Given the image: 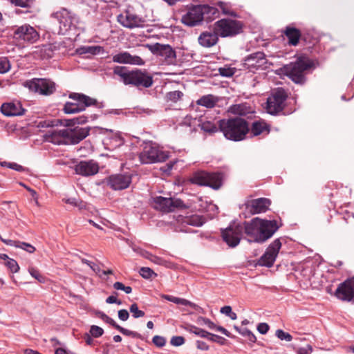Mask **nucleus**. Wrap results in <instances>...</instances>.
I'll list each match as a JSON object with an SVG mask.
<instances>
[{
    "mask_svg": "<svg viewBox=\"0 0 354 354\" xmlns=\"http://www.w3.org/2000/svg\"><path fill=\"white\" fill-rule=\"evenodd\" d=\"M242 233L248 237L249 242L263 243L271 238L279 226L275 220H265L255 217L250 221L239 223Z\"/></svg>",
    "mask_w": 354,
    "mask_h": 354,
    "instance_id": "f257e3e1",
    "label": "nucleus"
},
{
    "mask_svg": "<svg viewBox=\"0 0 354 354\" xmlns=\"http://www.w3.org/2000/svg\"><path fill=\"white\" fill-rule=\"evenodd\" d=\"M63 126L66 129L56 131L53 133L55 136L64 140L66 145H76L86 138L90 133L91 127H81L79 124L87 122V117L82 115L73 119L63 120Z\"/></svg>",
    "mask_w": 354,
    "mask_h": 354,
    "instance_id": "f03ea898",
    "label": "nucleus"
},
{
    "mask_svg": "<svg viewBox=\"0 0 354 354\" xmlns=\"http://www.w3.org/2000/svg\"><path fill=\"white\" fill-rule=\"evenodd\" d=\"M113 73L124 85H131L140 90L148 88L153 83V76L145 69L129 70L126 66H117L113 68Z\"/></svg>",
    "mask_w": 354,
    "mask_h": 354,
    "instance_id": "7ed1b4c3",
    "label": "nucleus"
},
{
    "mask_svg": "<svg viewBox=\"0 0 354 354\" xmlns=\"http://www.w3.org/2000/svg\"><path fill=\"white\" fill-rule=\"evenodd\" d=\"M315 68L314 61L306 55H301L296 57L295 61L284 65L281 70L294 83L304 84L307 80L306 75Z\"/></svg>",
    "mask_w": 354,
    "mask_h": 354,
    "instance_id": "20e7f679",
    "label": "nucleus"
},
{
    "mask_svg": "<svg viewBox=\"0 0 354 354\" xmlns=\"http://www.w3.org/2000/svg\"><path fill=\"white\" fill-rule=\"evenodd\" d=\"M218 127L227 140L234 142L245 140L250 132L249 122L245 118L237 116L220 120Z\"/></svg>",
    "mask_w": 354,
    "mask_h": 354,
    "instance_id": "39448f33",
    "label": "nucleus"
},
{
    "mask_svg": "<svg viewBox=\"0 0 354 354\" xmlns=\"http://www.w3.org/2000/svg\"><path fill=\"white\" fill-rule=\"evenodd\" d=\"M68 97L71 102H66L63 107V111L66 114H74L86 109L90 106H97V101L83 93H71Z\"/></svg>",
    "mask_w": 354,
    "mask_h": 354,
    "instance_id": "423d86ee",
    "label": "nucleus"
},
{
    "mask_svg": "<svg viewBox=\"0 0 354 354\" xmlns=\"http://www.w3.org/2000/svg\"><path fill=\"white\" fill-rule=\"evenodd\" d=\"M189 181L192 184L218 189L222 185L223 176L219 172L197 171L192 174Z\"/></svg>",
    "mask_w": 354,
    "mask_h": 354,
    "instance_id": "0eeeda50",
    "label": "nucleus"
},
{
    "mask_svg": "<svg viewBox=\"0 0 354 354\" xmlns=\"http://www.w3.org/2000/svg\"><path fill=\"white\" fill-rule=\"evenodd\" d=\"M51 17L55 19L59 23L57 34L64 35L72 28H76L78 23V17L76 15L66 8H62L51 15Z\"/></svg>",
    "mask_w": 354,
    "mask_h": 354,
    "instance_id": "6e6552de",
    "label": "nucleus"
},
{
    "mask_svg": "<svg viewBox=\"0 0 354 354\" xmlns=\"http://www.w3.org/2000/svg\"><path fill=\"white\" fill-rule=\"evenodd\" d=\"M287 98L288 93L284 88L279 87L274 89L267 99V112L271 115H277L282 111Z\"/></svg>",
    "mask_w": 354,
    "mask_h": 354,
    "instance_id": "1a4fd4ad",
    "label": "nucleus"
},
{
    "mask_svg": "<svg viewBox=\"0 0 354 354\" xmlns=\"http://www.w3.org/2000/svg\"><path fill=\"white\" fill-rule=\"evenodd\" d=\"M153 207L164 213L174 212L176 209H185L188 205L180 198L156 196L153 198Z\"/></svg>",
    "mask_w": 354,
    "mask_h": 354,
    "instance_id": "9d476101",
    "label": "nucleus"
},
{
    "mask_svg": "<svg viewBox=\"0 0 354 354\" xmlns=\"http://www.w3.org/2000/svg\"><path fill=\"white\" fill-rule=\"evenodd\" d=\"M215 31L221 37H233L241 32L243 25L239 21L222 19L214 24Z\"/></svg>",
    "mask_w": 354,
    "mask_h": 354,
    "instance_id": "9b49d317",
    "label": "nucleus"
},
{
    "mask_svg": "<svg viewBox=\"0 0 354 354\" xmlns=\"http://www.w3.org/2000/svg\"><path fill=\"white\" fill-rule=\"evenodd\" d=\"M140 160L142 164H150L165 161L169 156L152 142L146 144L143 151L140 153Z\"/></svg>",
    "mask_w": 354,
    "mask_h": 354,
    "instance_id": "f8f14e48",
    "label": "nucleus"
},
{
    "mask_svg": "<svg viewBox=\"0 0 354 354\" xmlns=\"http://www.w3.org/2000/svg\"><path fill=\"white\" fill-rule=\"evenodd\" d=\"M150 52L157 57H161L167 64H174L176 61V53L174 49L169 44L155 43L146 44Z\"/></svg>",
    "mask_w": 354,
    "mask_h": 354,
    "instance_id": "ddd939ff",
    "label": "nucleus"
},
{
    "mask_svg": "<svg viewBox=\"0 0 354 354\" xmlns=\"http://www.w3.org/2000/svg\"><path fill=\"white\" fill-rule=\"evenodd\" d=\"M24 85L43 95H50L55 91V84L48 79L34 78L26 81Z\"/></svg>",
    "mask_w": 354,
    "mask_h": 354,
    "instance_id": "4468645a",
    "label": "nucleus"
},
{
    "mask_svg": "<svg viewBox=\"0 0 354 354\" xmlns=\"http://www.w3.org/2000/svg\"><path fill=\"white\" fill-rule=\"evenodd\" d=\"M242 235V228L239 223H234L221 230L222 239L230 248H234L239 244Z\"/></svg>",
    "mask_w": 354,
    "mask_h": 354,
    "instance_id": "2eb2a0df",
    "label": "nucleus"
},
{
    "mask_svg": "<svg viewBox=\"0 0 354 354\" xmlns=\"http://www.w3.org/2000/svg\"><path fill=\"white\" fill-rule=\"evenodd\" d=\"M281 248L279 239H275L266 249L265 253L258 260V265L271 268L276 260L279 252Z\"/></svg>",
    "mask_w": 354,
    "mask_h": 354,
    "instance_id": "dca6fc26",
    "label": "nucleus"
},
{
    "mask_svg": "<svg viewBox=\"0 0 354 354\" xmlns=\"http://www.w3.org/2000/svg\"><path fill=\"white\" fill-rule=\"evenodd\" d=\"M201 5H191L187 12L182 16L181 21L185 26L194 27L198 26L203 21Z\"/></svg>",
    "mask_w": 354,
    "mask_h": 354,
    "instance_id": "f3484780",
    "label": "nucleus"
},
{
    "mask_svg": "<svg viewBox=\"0 0 354 354\" xmlns=\"http://www.w3.org/2000/svg\"><path fill=\"white\" fill-rule=\"evenodd\" d=\"M13 38L18 41H24L29 43L37 41L39 35L37 30L28 24H24L12 29Z\"/></svg>",
    "mask_w": 354,
    "mask_h": 354,
    "instance_id": "a211bd4d",
    "label": "nucleus"
},
{
    "mask_svg": "<svg viewBox=\"0 0 354 354\" xmlns=\"http://www.w3.org/2000/svg\"><path fill=\"white\" fill-rule=\"evenodd\" d=\"M267 63L265 53L258 51L248 55L243 60V66L245 69L254 72L259 68H266Z\"/></svg>",
    "mask_w": 354,
    "mask_h": 354,
    "instance_id": "6ab92c4d",
    "label": "nucleus"
},
{
    "mask_svg": "<svg viewBox=\"0 0 354 354\" xmlns=\"http://www.w3.org/2000/svg\"><path fill=\"white\" fill-rule=\"evenodd\" d=\"M334 295L341 301L354 302V277L348 278L340 283Z\"/></svg>",
    "mask_w": 354,
    "mask_h": 354,
    "instance_id": "aec40b11",
    "label": "nucleus"
},
{
    "mask_svg": "<svg viewBox=\"0 0 354 354\" xmlns=\"http://www.w3.org/2000/svg\"><path fill=\"white\" fill-rule=\"evenodd\" d=\"M106 183L113 190H122L129 187L131 176L127 174L111 175L107 178Z\"/></svg>",
    "mask_w": 354,
    "mask_h": 354,
    "instance_id": "412c9836",
    "label": "nucleus"
},
{
    "mask_svg": "<svg viewBox=\"0 0 354 354\" xmlns=\"http://www.w3.org/2000/svg\"><path fill=\"white\" fill-rule=\"evenodd\" d=\"M271 204L270 199L266 198H259L248 201L245 203V209L251 214H257L266 212Z\"/></svg>",
    "mask_w": 354,
    "mask_h": 354,
    "instance_id": "4be33fe9",
    "label": "nucleus"
},
{
    "mask_svg": "<svg viewBox=\"0 0 354 354\" xmlns=\"http://www.w3.org/2000/svg\"><path fill=\"white\" fill-rule=\"evenodd\" d=\"M118 21L124 27L130 29L143 27L145 20L136 15L127 12L126 15L120 14L118 16Z\"/></svg>",
    "mask_w": 354,
    "mask_h": 354,
    "instance_id": "5701e85b",
    "label": "nucleus"
},
{
    "mask_svg": "<svg viewBox=\"0 0 354 354\" xmlns=\"http://www.w3.org/2000/svg\"><path fill=\"white\" fill-rule=\"evenodd\" d=\"M75 170L77 174L81 176H93L98 172L99 165L93 160H82L75 165Z\"/></svg>",
    "mask_w": 354,
    "mask_h": 354,
    "instance_id": "b1692460",
    "label": "nucleus"
},
{
    "mask_svg": "<svg viewBox=\"0 0 354 354\" xmlns=\"http://www.w3.org/2000/svg\"><path fill=\"white\" fill-rule=\"evenodd\" d=\"M281 32L287 37L290 46H297L300 40L306 41V36L302 35L300 30L295 27L287 26Z\"/></svg>",
    "mask_w": 354,
    "mask_h": 354,
    "instance_id": "393cba45",
    "label": "nucleus"
},
{
    "mask_svg": "<svg viewBox=\"0 0 354 354\" xmlns=\"http://www.w3.org/2000/svg\"><path fill=\"white\" fill-rule=\"evenodd\" d=\"M1 113L6 116H20L25 114L26 110L22 107L20 102L3 103L1 106Z\"/></svg>",
    "mask_w": 354,
    "mask_h": 354,
    "instance_id": "a878e982",
    "label": "nucleus"
},
{
    "mask_svg": "<svg viewBox=\"0 0 354 354\" xmlns=\"http://www.w3.org/2000/svg\"><path fill=\"white\" fill-rule=\"evenodd\" d=\"M218 37L213 26L212 30L202 32L198 38V41L204 48H211L218 43L219 40Z\"/></svg>",
    "mask_w": 354,
    "mask_h": 354,
    "instance_id": "bb28decb",
    "label": "nucleus"
},
{
    "mask_svg": "<svg viewBox=\"0 0 354 354\" xmlns=\"http://www.w3.org/2000/svg\"><path fill=\"white\" fill-rule=\"evenodd\" d=\"M227 111L233 115H239L238 117H246L247 119L252 118L255 113L252 106L247 103L232 104L228 108Z\"/></svg>",
    "mask_w": 354,
    "mask_h": 354,
    "instance_id": "cd10ccee",
    "label": "nucleus"
},
{
    "mask_svg": "<svg viewBox=\"0 0 354 354\" xmlns=\"http://www.w3.org/2000/svg\"><path fill=\"white\" fill-rule=\"evenodd\" d=\"M113 61L120 64H129L138 66H142L145 63L140 57L131 55L128 52H122L113 55Z\"/></svg>",
    "mask_w": 354,
    "mask_h": 354,
    "instance_id": "c85d7f7f",
    "label": "nucleus"
},
{
    "mask_svg": "<svg viewBox=\"0 0 354 354\" xmlns=\"http://www.w3.org/2000/svg\"><path fill=\"white\" fill-rule=\"evenodd\" d=\"M250 131L254 136H257L266 132L267 134L270 133V126L263 120H257L252 123L250 127Z\"/></svg>",
    "mask_w": 354,
    "mask_h": 354,
    "instance_id": "c756f323",
    "label": "nucleus"
},
{
    "mask_svg": "<svg viewBox=\"0 0 354 354\" xmlns=\"http://www.w3.org/2000/svg\"><path fill=\"white\" fill-rule=\"evenodd\" d=\"M203 8V21L207 23L211 22L219 16L218 10L213 6L207 4L201 5Z\"/></svg>",
    "mask_w": 354,
    "mask_h": 354,
    "instance_id": "7c9ffc66",
    "label": "nucleus"
},
{
    "mask_svg": "<svg viewBox=\"0 0 354 354\" xmlns=\"http://www.w3.org/2000/svg\"><path fill=\"white\" fill-rule=\"evenodd\" d=\"M218 102V97L209 94L202 96L196 101L198 105L205 106L208 109L214 107Z\"/></svg>",
    "mask_w": 354,
    "mask_h": 354,
    "instance_id": "2f4dec72",
    "label": "nucleus"
},
{
    "mask_svg": "<svg viewBox=\"0 0 354 354\" xmlns=\"http://www.w3.org/2000/svg\"><path fill=\"white\" fill-rule=\"evenodd\" d=\"M103 51L104 48L100 46H81L76 50L77 53L79 55H97Z\"/></svg>",
    "mask_w": 354,
    "mask_h": 354,
    "instance_id": "473e14b6",
    "label": "nucleus"
},
{
    "mask_svg": "<svg viewBox=\"0 0 354 354\" xmlns=\"http://www.w3.org/2000/svg\"><path fill=\"white\" fill-rule=\"evenodd\" d=\"M183 328L187 332L194 333L203 338L208 337L210 335V333L208 331L191 324H187L185 326H183Z\"/></svg>",
    "mask_w": 354,
    "mask_h": 354,
    "instance_id": "72a5a7b5",
    "label": "nucleus"
},
{
    "mask_svg": "<svg viewBox=\"0 0 354 354\" xmlns=\"http://www.w3.org/2000/svg\"><path fill=\"white\" fill-rule=\"evenodd\" d=\"M104 142L105 145H110L113 149L122 145L124 140L120 135L115 133L111 137L105 138Z\"/></svg>",
    "mask_w": 354,
    "mask_h": 354,
    "instance_id": "f704fd0d",
    "label": "nucleus"
},
{
    "mask_svg": "<svg viewBox=\"0 0 354 354\" xmlns=\"http://www.w3.org/2000/svg\"><path fill=\"white\" fill-rule=\"evenodd\" d=\"M184 223L189 225L200 227L205 223V219L201 216L194 214L185 217Z\"/></svg>",
    "mask_w": 354,
    "mask_h": 354,
    "instance_id": "c9c22d12",
    "label": "nucleus"
},
{
    "mask_svg": "<svg viewBox=\"0 0 354 354\" xmlns=\"http://www.w3.org/2000/svg\"><path fill=\"white\" fill-rule=\"evenodd\" d=\"M67 204H70L74 207H77L79 209H84L86 207V203L77 198H68L66 199H63Z\"/></svg>",
    "mask_w": 354,
    "mask_h": 354,
    "instance_id": "e433bc0d",
    "label": "nucleus"
},
{
    "mask_svg": "<svg viewBox=\"0 0 354 354\" xmlns=\"http://www.w3.org/2000/svg\"><path fill=\"white\" fill-rule=\"evenodd\" d=\"M63 120H50L40 121L37 125L40 128L53 127L59 124H63Z\"/></svg>",
    "mask_w": 354,
    "mask_h": 354,
    "instance_id": "4c0bfd02",
    "label": "nucleus"
},
{
    "mask_svg": "<svg viewBox=\"0 0 354 354\" xmlns=\"http://www.w3.org/2000/svg\"><path fill=\"white\" fill-rule=\"evenodd\" d=\"M183 96V93L180 91H170L166 94V100L167 102H177Z\"/></svg>",
    "mask_w": 354,
    "mask_h": 354,
    "instance_id": "58836bf2",
    "label": "nucleus"
},
{
    "mask_svg": "<svg viewBox=\"0 0 354 354\" xmlns=\"http://www.w3.org/2000/svg\"><path fill=\"white\" fill-rule=\"evenodd\" d=\"M97 315L99 318H100L102 320H103L106 324H109L111 326H112L116 330H117L118 327L120 326L111 317H109L107 315H106L103 312H98L97 313Z\"/></svg>",
    "mask_w": 354,
    "mask_h": 354,
    "instance_id": "ea45409f",
    "label": "nucleus"
},
{
    "mask_svg": "<svg viewBox=\"0 0 354 354\" xmlns=\"http://www.w3.org/2000/svg\"><path fill=\"white\" fill-rule=\"evenodd\" d=\"M139 274L145 279H149L153 277H156L157 274L148 267H142L139 270Z\"/></svg>",
    "mask_w": 354,
    "mask_h": 354,
    "instance_id": "a19ab883",
    "label": "nucleus"
},
{
    "mask_svg": "<svg viewBox=\"0 0 354 354\" xmlns=\"http://www.w3.org/2000/svg\"><path fill=\"white\" fill-rule=\"evenodd\" d=\"M117 330L118 331H120L122 334H123L124 335H126V336H129V337H134V338H138V339H142V336L141 335V334L136 332V331H132V330H128V329H126L120 326H119L117 328Z\"/></svg>",
    "mask_w": 354,
    "mask_h": 354,
    "instance_id": "79ce46f5",
    "label": "nucleus"
},
{
    "mask_svg": "<svg viewBox=\"0 0 354 354\" xmlns=\"http://www.w3.org/2000/svg\"><path fill=\"white\" fill-rule=\"evenodd\" d=\"M218 72L219 74L223 77H230L234 75L236 68L229 66H224L219 68Z\"/></svg>",
    "mask_w": 354,
    "mask_h": 354,
    "instance_id": "37998d69",
    "label": "nucleus"
},
{
    "mask_svg": "<svg viewBox=\"0 0 354 354\" xmlns=\"http://www.w3.org/2000/svg\"><path fill=\"white\" fill-rule=\"evenodd\" d=\"M129 310L132 313L133 317L135 319L142 317L145 315L144 311L138 309L136 303H133L130 306Z\"/></svg>",
    "mask_w": 354,
    "mask_h": 354,
    "instance_id": "c03bdc74",
    "label": "nucleus"
},
{
    "mask_svg": "<svg viewBox=\"0 0 354 354\" xmlns=\"http://www.w3.org/2000/svg\"><path fill=\"white\" fill-rule=\"evenodd\" d=\"M201 129L205 132L214 133L218 130L217 127L209 121H206L201 124Z\"/></svg>",
    "mask_w": 354,
    "mask_h": 354,
    "instance_id": "a18cd8bd",
    "label": "nucleus"
},
{
    "mask_svg": "<svg viewBox=\"0 0 354 354\" xmlns=\"http://www.w3.org/2000/svg\"><path fill=\"white\" fill-rule=\"evenodd\" d=\"M5 265L12 273H17L19 270V266L17 262L13 259H9L5 263Z\"/></svg>",
    "mask_w": 354,
    "mask_h": 354,
    "instance_id": "49530a36",
    "label": "nucleus"
},
{
    "mask_svg": "<svg viewBox=\"0 0 354 354\" xmlns=\"http://www.w3.org/2000/svg\"><path fill=\"white\" fill-rule=\"evenodd\" d=\"M10 68V64L6 57H0V73H6Z\"/></svg>",
    "mask_w": 354,
    "mask_h": 354,
    "instance_id": "de8ad7c7",
    "label": "nucleus"
},
{
    "mask_svg": "<svg viewBox=\"0 0 354 354\" xmlns=\"http://www.w3.org/2000/svg\"><path fill=\"white\" fill-rule=\"evenodd\" d=\"M28 272L32 277L36 279L40 283H44L45 281V277L40 274L37 269L32 267L29 268Z\"/></svg>",
    "mask_w": 354,
    "mask_h": 354,
    "instance_id": "09e8293b",
    "label": "nucleus"
},
{
    "mask_svg": "<svg viewBox=\"0 0 354 354\" xmlns=\"http://www.w3.org/2000/svg\"><path fill=\"white\" fill-rule=\"evenodd\" d=\"M276 336L281 340H286L287 342H290L292 339V336L286 332H284L281 329H278L276 330Z\"/></svg>",
    "mask_w": 354,
    "mask_h": 354,
    "instance_id": "8fccbe9b",
    "label": "nucleus"
},
{
    "mask_svg": "<svg viewBox=\"0 0 354 354\" xmlns=\"http://www.w3.org/2000/svg\"><path fill=\"white\" fill-rule=\"evenodd\" d=\"M11 3L22 8H30L34 0H10Z\"/></svg>",
    "mask_w": 354,
    "mask_h": 354,
    "instance_id": "3c124183",
    "label": "nucleus"
},
{
    "mask_svg": "<svg viewBox=\"0 0 354 354\" xmlns=\"http://www.w3.org/2000/svg\"><path fill=\"white\" fill-rule=\"evenodd\" d=\"M240 334L242 336L246 337L248 339V341H250L252 343H254L257 341L255 335L252 333V331H250L246 328H242V330Z\"/></svg>",
    "mask_w": 354,
    "mask_h": 354,
    "instance_id": "603ef678",
    "label": "nucleus"
},
{
    "mask_svg": "<svg viewBox=\"0 0 354 354\" xmlns=\"http://www.w3.org/2000/svg\"><path fill=\"white\" fill-rule=\"evenodd\" d=\"M90 333L92 337L97 338L101 337L103 335L104 330L100 326L93 325L91 326Z\"/></svg>",
    "mask_w": 354,
    "mask_h": 354,
    "instance_id": "864d4df0",
    "label": "nucleus"
},
{
    "mask_svg": "<svg viewBox=\"0 0 354 354\" xmlns=\"http://www.w3.org/2000/svg\"><path fill=\"white\" fill-rule=\"evenodd\" d=\"M198 324H204L206 325L209 329L214 330L216 328V324L212 322L209 319L204 317H198L197 319Z\"/></svg>",
    "mask_w": 354,
    "mask_h": 354,
    "instance_id": "5fc2aeb1",
    "label": "nucleus"
},
{
    "mask_svg": "<svg viewBox=\"0 0 354 354\" xmlns=\"http://www.w3.org/2000/svg\"><path fill=\"white\" fill-rule=\"evenodd\" d=\"M218 6L222 10L223 14L232 17H236V13L232 10H230L227 7V3L224 2H218Z\"/></svg>",
    "mask_w": 354,
    "mask_h": 354,
    "instance_id": "6e6d98bb",
    "label": "nucleus"
},
{
    "mask_svg": "<svg viewBox=\"0 0 354 354\" xmlns=\"http://www.w3.org/2000/svg\"><path fill=\"white\" fill-rule=\"evenodd\" d=\"M206 338L213 342H217L220 345H224L227 341V339H225L224 337H221L217 335L212 334L211 333H210V335H209V337H206Z\"/></svg>",
    "mask_w": 354,
    "mask_h": 354,
    "instance_id": "4d7b16f0",
    "label": "nucleus"
},
{
    "mask_svg": "<svg viewBox=\"0 0 354 354\" xmlns=\"http://www.w3.org/2000/svg\"><path fill=\"white\" fill-rule=\"evenodd\" d=\"M18 248H21L30 254L33 253L36 250L35 248L31 244L22 241H20L18 245Z\"/></svg>",
    "mask_w": 354,
    "mask_h": 354,
    "instance_id": "13d9d810",
    "label": "nucleus"
},
{
    "mask_svg": "<svg viewBox=\"0 0 354 354\" xmlns=\"http://www.w3.org/2000/svg\"><path fill=\"white\" fill-rule=\"evenodd\" d=\"M152 342L158 348L163 347L166 344V339L164 337L155 335L152 339Z\"/></svg>",
    "mask_w": 354,
    "mask_h": 354,
    "instance_id": "bf43d9fd",
    "label": "nucleus"
},
{
    "mask_svg": "<svg viewBox=\"0 0 354 354\" xmlns=\"http://www.w3.org/2000/svg\"><path fill=\"white\" fill-rule=\"evenodd\" d=\"M162 297V298L165 299L166 300L169 301L173 302L176 304L183 305V303L185 301V299H183V298H179V297H174V296L168 295H163Z\"/></svg>",
    "mask_w": 354,
    "mask_h": 354,
    "instance_id": "052dcab7",
    "label": "nucleus"
},
{
    "mask_svg": "<svg viewBox=\"0 0 354 354\" xmlns=\"http://www.w3.org/2000/svg\"><path fill=\"white\" fill-rule=\"evenodd\" d=\"M185 338L182 336H174L170 340V344L174 346H180L185 343Z\"/></svg>",
    "mask_w": 354,
    "mask_h": 354,
    "instance_id": "680f3d73",
    "label": "nucleus"
},
{
    "mask_svg": "<svg viewBox=\"0 0 354 354\" xmlns=\"http://www.w3.org/2000/svg\"><path fill=\"white\" fill-rule=\"evenodd\" d=\"M82 262L88 266L95 272H98L100 270L98 266L86 259H82Z\"/></svg>",
    "mask_w": 354,
    "mask_h": 354,
    "instance_id": "e2e57ef3",
    "label": "nucleus"
},
{
    "mask_svg": "<svg viewBox=\"0 0 354 354\" xmlns=\"http://www.w3.org/2000/svg\"><path fill=\"white\" fill-rule=\"evenodd\" d=\"M270 326L266 323H260L257 326V330L261 334H266L268 331Z\"/></svg>",
    "mask_w": 354,
    "mask_h": 354,
    "instance_id": "0e129e2a",
    "label": "nucleus"
},
{
    "mask_svg": "<svg viewBox=\"0 0 354 354\" xmlns=\"http://www.w3.org/2000/svg\"><path fill=\"white\" fill-rule=\"evenodd\" d=\"M129 317V312L125 309H121L118 311V318L122 321H127Z\"/></svg>",
    "mask_w": 354,
    "mask_h": 354,
    "instance_id": "69168bd1",
    "label": "nucleus"
},
{
    "mask_svg": "<svg viewBox=\"0 0 354 354\" xmlns=\"http://www.w3.org/2000/svg\"><path fill=\"white\" fill-rule=\"evenodd\" d=\"M5 165H6L8 166V167L10 168V169H12L14 170H16L17 171H22L24 170V167L20 165H18L15 162H4Z\"/></svg>",
    "mask_w": 354,
    "mask_h": 354,
    "instance_id": "338daca9",
    "label": "nucleus"
},
{
    "mask_svg": "<svg viewBox=\"0 0 354 354\" xmlns=\"http://www.w3.org/2000/svg\"><path fill=\"white\" fill-rule=\"evenodd\" d=\"M196 344L197 348L199 350H202V351L209 350V346L205 342L197 340Z\"/></svg>",
    "mask_w": 354,
    "mask_h": 354,
    "instance_id": "774afa93",
    "label": "nucleus"
}]
</instances>
